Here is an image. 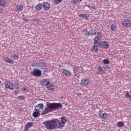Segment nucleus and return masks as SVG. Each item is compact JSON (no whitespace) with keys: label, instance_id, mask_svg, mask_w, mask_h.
Listing matches in <instances>:
<instances>
[{"label":"nucleus","instance_id":"obj_1","mask_svg":"<svg viewBox=\"0 0 131 131\" xmlns=\"http://www.w3.org/2000/svg\"><path fill=\"white\" fill-rule=\"evenodd\" d=\"M67 120L64 117H61V121L58 119H54L51 120L43 122V124L45 125L47 129H56V128H62L65 125V123Z\"/></svg>","mask_w":131,"mask_h":131},{"label":"nucleus","instance_id":"obj_2","mask_svg":"<svg viewBox=\"0 0 131 131\" xmlns=\"http://www.w3.org/2000/svg\"><path fill=\"white\" fill-rule=\"evenodd\" d=\"M62 106L61 103L47 102V105L45 107L41 115H45L52 112L53 110L61 109Z\"/></svg>","mask_w":131,"mask_h":131},{"label":"nucleus","instance_id":"obj_3","mask_svg":"<svg viewBox=\"0 0 131 131\" xmlns=\"http://www.w3.org/2000/svg\"><path fill=\"white\" fill-rule=\"evenodd\" d=\"M5 86L6 89H9V90L13 91V90H14V86H15V84L13 83H11L9 81H7L5 82Z\"/></svg>","mask_w":131,"mask_h":131},{"label":"nucleus","instance_id":"obj_4","mask_svg":"<svg viewBox=\"0 0 131 131\" xmlns=\"http://www.w3.org/2000/svg\"><path fill=\"white\" fill-rule=\"evenodd\" d=\"M91 83V80L88 78H84L81 80L80 84L83 86L89 85Z\"/></svg>","mask_w":131,"mask_h":131},{"label":"nucleus","instance_id":"obj_5","mask_svg":"<svg viewBox=\"0 0 131 131\" xmlns=\"http://www.w3.org/2000/svg\"><path fill=\"white\" fill-rule=\"evenodd\" d=\"M97 71L99 74H105L106 70H105V67L104 66H99L97 68Z\"/></svg>","mask_w":131,"mask_h":131},{"label":"nucleus","instance_id":"obj_6","mask_svg":"<svg viewBox=\"0 0 131 131\" xmlns=\"http://www.w3.org/2000/svg\"><path fill=\"white\" fill-rule=\"evenodd\" d=\"M33 75L34 76H36V77H39V76H41V71L37 69H34Z\"/></svg>","mask_w":131,"mask_h":131},{"label":"nucleus","instance_id":"obj_7","mask_svg":"<svg viewBox=\"0 0 131 131\" xmlns=\"http://www.w3.org/2000/svg\"><path fill=\"white\" fill-rule=\"evenodd\" d=\"M123 26L124 27H129L131 26V20L128 19H125L122 23Z\"/></svg>","mask_w":131,"mask_h":131},{"label":"nucleus","instance_id":"obj_8","mask_svg":"<svg viewBox=\"0 0 131 131\" xmlns=\"http://www.w3.org/2000/svg\"><path fill=\"white\" fill-rule=\"evenodd\" d=\"M61 73L66 75V76H71V72H70V71L68 70L62 69L61 70Z\"/></svg>","mask_w":131,"mask_h":131},{"label":"nucleus","instance_id":"obj_9","mask_svg":"<svg viewBox=\"0 0 131 131\" xmlns=\"http://www.w3.org/2000/svg\"><path fill=\"white\" fill-rule=\"evenodd\" d=\"M42 5L43 8H44V10H45V11H48V10H50V3H49L48 2H43Z\"/></svg>","mask_w":131,"mask_h":131},{"label":"nucleus","instance_id":"obj_10","mask_svg":"<svg viewBox=\"0 0 131 131\" xmlns=\"http://www.w3.org/2000/svg\"><path fill=\"white\" fill-rule=\"evenodd\" d=\"M100 39H99V38H94V45L96 47V48H98L99 47H101V42L100 43Z\"/></svg>","mask_w":131,"mask_h":131},{"label":"nucleus","instance_id":"obj_11","mask_svg":"<svg viewBox=\"0 0 131 131\" xmlns=\"http://www.w3.org/2000/svg\"><path fill=\"white\" fill-rule=\"evenodd\" d=\"M99 116L100 117H101V118H102V119H107L108 118V117L107 116V114L106 113H103L102 114V112L99 111Z\"/></svg>","mask_w":131,"mask_h":131},{"label":"nucleus","instance_id":"obj_12","mask_svg":"<svg viewBox=\"0 0 131 131\" xmlns=\"http://www.w3.org/2000/svg\"><path fill=\"white\" fill-rule=\"evenodd\" d=\"M24 8L23 7V5H17L15 9V12H22V11H23V9Z\"/></svg>","mask_w":131,"mask_h":131},{"label":"nucleus","instance_id":"obj_13","mask_svg":"<svg viewBox=\"0 0 131 131\" xmlns=\"http://www.w3.org/2000/svg\"><path fill=\"white\" fill-rule=\"evenodd\" d=\"M33 125V123L32 122H28L25 126L24 131H28V129H29L30 127H32Z\"/></svg>","mask_w":131,"mask_h":131},{"label":"nucleus","instance_id":"obj_14","mask_svg":"<svg viewBox=\"0 0 131 131\" xmlns=\"http://www.w3.org/2000/svg\"><path fill=\"white\" fill-rule=\"evenodd\" d=\"M42 109H43V104L42 103H40L36 106L35 110V111H39V110H42Z\"/></svg>","mask_w":131,"mask_h":131},{"label":"nucleus","instance_id":"obj_15","mask_svg":"<svg viewBox=\"0 0 131 131\" xmlns=\"http://www.w3.org/2000/svg\"><path fill=\"white\" fill-rule=\"evenodd\" d=\"M96 33H97V31L95 29H92L89 32L88 36H94Z\"/></svg>","mask_w":131,"mask_h":131},{"label":"nucleus","instance_id":"obj_16","mask_svg":"<svg viewBox=\"0 0 131 131\" xmlns=\"http://www.w3.org/2000/svg\"><path fill=\"white\" fill-rule=\"evenodd\" d=\"M101 47L104 49H108V48H109V45H108V42L103 41L101 42Z\"/></svg>","mask_w":131,"mask_h":131},{"label":"nucleus","instance_id":"obj_17","mask_svg":"<svg viewBox=\"0 0 131 131\" xmlns=\"http://www.w3.org/2000/svg\"><path fill=\"white\" fill-rule=\"evenodd\" d=\"M0 6H2L3 8H5V7L8 6V4H7V2H6V1L0 0Z\"/></svg>","mask_w":131,"mask_h":131},{"label":"nucleus","instance_id":"obj_18","mask_svg":"<svg viewBox=\"0 0 131 131\" xmlns=\"http://www.w3.org/2000/svg\"><path fill=\"white\" fill-rule=\"evenodd\" d=\"M35 9L37 11H41V9H42V4L40 3L37 4L35 7Z\"/></svg>","mask_w":131,"mask_h":131},{"label":"nucleus","instance_id":"obj_19","mask_svg":"<svg viewBox=\"0 0 131 131\" xmlns=\"http://www.w3.org/2000/svg\"><path fill=\"white\" fill-rule=\"evenodd\" d=\"M48 82H49V80L44 79L41 80L40 84L41 85H47V83H48Z\"/></svg>","mask_w":131,"mask_h":131},{"label":"nucleus","instance_id":"obj_20","mask_svg":"<svg viewBox=\"0 0 131 131\" xmlns=\"http://www.w3.org/2000/svg\"><path fill=\"white\" fill-rule=\"evenodd\" d=\"M111 29L112 31H116L117 29V25L116 24H112L111 26Z\"/></svg>","mask_w":131,"mask_h":131},{"label":"nucleus","instance_id":"obj_21","mask_svg":"<svg viewBox=\"0 0 131 131\" xmlns=\"http://www.w3.org/2000/svg\"><path fill=\"white\" fill-rule=\"evenodd\" d=\"M4 61L6 63H9V64H13V60L10 59L9 57H6L4 59Z\"/></svg>","mask_w":131,"mask_h":131},{"label":"nucleus","instance_id":"obj_22","mask_svg":"<svg viewBox=\"0 0 131 131\" xmlns=\"http://www.w3.org/2000/svg\"><path fill=\"white\" fill-rule=\"evenodd\" d=\"M40 66H41V69H42V70H43L44 72H46L47 70H48V68H47L45 64H43V63H41Z\"/></svg>","mask_w":131,"mask_h":131},{"label":"nucleus","instance_id":"obj_23","mask_svg":"<svg viewBox=\"0 0 131 131\" xmlns=\"http://www.w3.org/2000/svg\"><path fill=\"white\" fill-rule=\"evenodd\" d=\"M97 48L98 47H97V46L94 45L93 47H92L91 50L92 52H99V50Z\"/></svg>","mask_w":131,"mask_h":131},{"label":"nucleus","instance_id":"obj_24","mask_svg":"<svg viewBox=\"0 0 131 131\" xmlns=\"http://www.w3.org/2000/svg\"><path fill=\"white\" fill-rule=\"evenodd\" d=\"M81 18H83V19H88L89 18V15L86 14H81L79 15Z\"/></svg>","mask_w":131,"mask_h":131},{"label":"nucleus","instance_id":"obj_25","mask_svg":"<svg viewBox=\"0 0 131 131\" xmlns=\"http://www.w3.org/2000/svg\"><path fill=\"white\" fill-rule=\"evenodd\" d=\"M33 117H38V116H39V111H35L33 113Z\"/></svg>","mask_w":131,"mask_h":131},{"label":"nucleus","instance_id":"obj_26","mask_svg":"<svg viewBox=\"0 0 131 131\" xmlns=\"http://www.w3.org/2000/svg\"><path fill=\"white\" fill-rule=\"evenodd\" d=\"M11 58H13L15 60H17V59H19V56L16 54H12L11 55Z\"/></svg>","mask_w":131,"mask_h":131},{"label":"nucleus","instance_id":"obj_27","mask_svg":"<svg viewBox=\"0 0 131 131\" xmlns=\"http://www.w3.org/2000/svg\"><path fill=\"white\" fill-rule=\"evenodd\" d=\"M47 89L50 91H54V90H55V87H54V86H48Z\"/></svg>","mask_w":131,"mask_h":131},{"label":"nucleus","instance_id":"obj_28","mask_svg":"<svg viewBox=\"0 0 131 131\" xmlns=\"http://www.w3.org/2000/svg\"><path fill=\"white\" fill-rule=\"evenodd\" d=\"M101 33L100 32H98L97 34V35L95 38H98V39H100L101 40Z\"/></svg>","mask_w":131,"mask_h":131},{"label":"nucleus","instance_id":"obj_29","mask_svg":"<svg viewBox=\"0 0 131 131\" xmlns=\"http://www.w3.org/2000/svg\"><path fill=\"white\" fill-rule=\"evenodd\" d=\"M89 31H88V30H86V29H84L83 30V34L86 35V36H88L89 35Z\"/></svg>","mask_w":131,"mask_h":131},{"label":"nucleus","instance_id":"obj_30","mask_svg":"<svg viewBox=\"0 0 131 131\" xmlns=\"http://www.w3.org/2000/svg\"><path fill=\"white\" fill-rule=\"evenodd\" d=\"M62 2V0H54V4H55V5H59L60 3H61Z\"/></svg>","mask_w":131,"mask_h":131},{"label":"nucleus","instance_id":"obj_31","mask_svg":"<svg viewBox=\"0 0 131 131\" xmlns=\"http://www.w3.org/2000/svg\"><path fill=\"white\" fill-rule=\"evenodd\" d=\"M118 125L119 127L123 126L124 125V124L123 123V122H118Z\"/></svg>","mask_w":131,"mask_h":131},{"label":"nucleus","instance_id":"obj_32","mask_svg":"<svg viewBox=\"0 0 131 131\" xmlns=\"http://www.w3.org/2000/svg\"><path fill=\"white\" fill-rule=\"evenodd\" d=\"M92 107L93 109H97V108H98V105L97 104L92 103Z\"/></svg>","mask_w":131,"mask_h":131},{"label":"nucleus","instance_id":"obj_33","mask_svg":"<svg viewBox=\"0 0 131 131\" xmlns=\"http://www.w3.org/2000/svg\"><path fill=\"white\" fill-rule=\"evenodd\" d=\"M54 86V84H51V83L49 81L46 84V86L48 88V86Z\"/></svg>","mask_w":131,"mask_h":131},{"label":"nucleus","instance_id":"obj_34","mask_svg":"<svg viewBox=\"0 0 131 131\" xmlns=\"http://www.w3.org/2000/svg\"><path fill=\"white\" fill-rule=\"evenodd\" d=\"M18 100H24V99H25V97L23 96H19L18 97Z\"/></svg>","mask_w":131,"mask_h":131},{"label":"nucleus","instance_id":"obj_35","mask_svg":"<svg viewBox=\"0 0 131 131\" xmlns=\"http://www.w3.org/2000/svg\"><path fill=\"white\" fill-rule=\"evenodd\" d=\"M103 63L104 64H109V60L108 59H104Z\"/></svg>","mask_w":131,"mask_h":131},{"label":"nucleus","instance_id":"obj_36","mask_svg":"<svg viewBox=\"0 0 131 131\" xmlns=\"http://www.w3.org/2000/svg\"><path fill=\"white\" fill-rule=\"evenodd\" d=\"M125 96H126V97L127 98H130V97H129V96H131V95H129V93L127 92Z\"/></svg>","mask_w":131,"mask_h":131},{"label":"nucleus","instance_id":"obj_37","mask_svg":"<svg viewBox=\"0 0 131 131\" xmlns=\"http://www.w3.org/2000/svg\"><path fill=\"white\" fill-rule=\"evenodd\" d=\"M73 5H76V4H77V0H73Z\"/></svg>","mask_w":131,"mask_h":131},{"label":"nucleus","instance_id":"obj_38","mask_svg":"<svg viewBox=\"0 0 131 131\" xmlns=\"http://www.w3.org/2000/svg\"><path fill=\"white\" fill-rule=\"evenodd\" d=\"M78 77V76H77V75H76V74H75V75H74V78H75V79H77Z\"/></svg>","mask_w":131,"mask_h":131},{"label":"nucleus","instance_id":"obj_39","mask_svg":"<svg viewBox=\"0 0 131 131\" xmlns=\"http://www.w3.org/2000/svg\"><path fill=\"white\" fill-rule=\"evenodd\" d=\"M4 10L3 8H0V13H3L4 12Z\"/></svg>","mask_w":131,"mask_h":131},{"label":"nucleus","instance_id":"obj_40","mask_svg":"<svg viewBox=\"0 0 131 131\" xmlns=\"http://www.w3.org/2000/svg\"><path fill=\"white\" fill-rule=\"evenodd\" d=\"M18 93H19V91L15 90L14 91V94H15V95H17V94H18Z\"/></svg>","mask_w":131,"mask_h":131},{"label":"nucleus","instance_id":"obj_41","mask_svg":"<svg viewBox=\"0 0 131 131\" xmlns=\"http://www.w3.org/2000/svg\"><path fill=\"white\" fill-rule=\"evenodd\" d=\"M18 84H19V83L18 82L15 83V85H16V86H18Z\"/></svg>","mask_w":131,"mask_h":131},{"label":"nucleus","instance_id":"obj_42","mask_svg":"<svg viewBox=\"0 0 131 131\" xmlns=\"http://www.w3.org/2000/svg\"><path fill=\"white\" fill-rule=\"evenodd\" d=\"M77 95V96H81V93H78Z\"/></svg>","mask_w":131,"mask_h":131},{"label":"nucleus","instance_id":"obj_43","mask_svg":"<svg viewBox=\"0 0 131 131\" xmlns=\"http://www.w3.org/2000/svg\"><path fill=\"white\" fill-rule=\"evenodd\" d=\"M129 99L130 101H131V95L129 96Z\"/></svg>","mask_w":131,"mask_h":131},{"label":"nucleus","instance_id":"obj_44","mask_svg":"<svg viewBox=\"0 0 131 131\" xmlns=\"http://www.w3.org/2000/svg\"><path fill=\"white\" fill-rule=\"evenodd\" d=\"M92 9H94V10H96V8H95V7H94V6L92 7Z\"/></svg>","mask_w":131,"mask_h":131},{"label":"nucleus","instance_id":"obj_45","mask_svg":"<svg viewBox=\"0 0 131 131\" xmlns=\"http://www.w3.org/2000/svg\"><path fill=\"white\" fill-rule=\"evenodd\" d=\"M16 89L17 90H19V86H16Z\"/></svg>","mask_w":131,"mask_h":131},{"label":"nucleus","instance_id":"obj_46","mask_svg":"<svg viewBox=\"0 0 131 131\" xmlns=\"http://www.w3.org/2000/svg\"><path fill=\"white\" fill-rule=\"evenodd\" d=\"M23 90H24V91H26V88H24Z\"/></svg>","mask_w":131,"mask_h":131},{"label":"nucleus","instance_id":"obj_47","mask_svg":"<svg viewBox=\"0 0 131 131\" xmlns=\"http://www.w3.org/2000/svg\"><path fill=\"white\" fill-rule=\"evenodd\" d=\"M25 21H28V19H25Z\"/></svg>","mask_w":131,"mask_h":131},{"label":"nucleus","instance_id":"obj_48","mask_svg":"<svg viewBox=\"0 0 131 131\" xmlns=\"http://www.w3.org/2000/svg\"><path fill=\"white\" fill-rule=\"evenodd\" d=\"M78 1H79L80 2L82 1V0H78Z\"/></svg>","mask_w":131,"mask_h":131},{"label":"nucleus","instance_id":"obj_49","mask_svg":"<svg viewBox=\"0 0 131 131\" xmlns=\"http://www.w3.org/2000/svg\"><path fill=\"white\" fill-rule=\"evenodd\" d=\"M91 33H94V31H93V32H91Z\"/></svg>","mask_w":131,"mask_h":131},{"label":"nucleus","instance_id":"obj_50","mask_svg":"<svg viewBox=\"0 0 131 131\" xmlns=\"http://www.w3.org/2000/svg\"><path fill=\"white\" fill-rule=\"evenodd\" d=\"M1 82H1V80H0V84H1Z\"/></svg>","mask_w":131,"mask_h":131},{"label":"nucleus","instance_id":"obj_51","mask_svg":"<svg viewBox=\"0 0 131 131\" xmlns=\"http://www.w3.org/2000/svg\"><path fill=\"white\" fill-rule=\"evenodd\" d=\"M130 94H131V91H130Z\"/></svg>","mask_w":131,"mask_h":131}]
</instances>
